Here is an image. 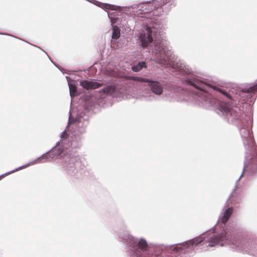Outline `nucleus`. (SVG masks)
Listing matches in <instances>:
<instances>
[{"mask_svg":"<svg viewBox=\"0 0 257 257\" xmlns=\"http://www.w3.org/2000/svg\"><path fill=\"white\" fill-rule=\"evenodd\" d=\"M133 79L136 81L141 82H147L149 83L151 79H147L142 77H134Z\"/></svg>","mask_w":257,"mask_h":257,"instance_id":"2eb2a0df","label":"nucleus"},{"mask_svg":"<svg viewBox=\"0 0 257 257\" xmlns=\"http://www.w3.org/2000/svg\"><path fill=\"white\" fill-rule=\"evenodd\" d=\"M0 34H1V35H6L11 36L10 35L8 34H7V33H0Z\"/></svg>","mask_w":257,"mask_h":257,"instance_id":"f3484780","label":"nucleus"},{"mask_svg":"<svg viewBox=\"0 0 257 257\" xmlns=\"http://www.w3.org/2000/svg\"><path fill=\"white\" fill-rule=\"evenodd\" d=\"M232 193L230 194V195L229 196V198H228V199H229V198L231 197V196L232 195Z\"/></svg>","mask_w":257,"mask_h":257,"instance_id":"a211bd4d","label":"nucleus"},{"mask_svg":"<svg viewBox=\"0 0 257 257\" xmlns=\"http://www.w3.org/2000/svg\"><path fill=\"white\" fill-rule=\"evenodd\" d=\"M72 149L75 148L72 147L69 140V135L66 132L65 128L61 133L60 141L50 150L27 164L0 176V179L31 165L50 161L63 153L64 150L66 152L61 157L60 166L62 171L72 181L82 179L87 173L86 165L82 158L76 154V151L71 150Z\"/></svg>","mask_w":257,"mask_h":257,"instance_id":"20e7f679","label":"nucleus"},{"mask_svg":"<svg viewBox=\"0 0 257 257\" xmlns=\"http://www.w3.org/2000/svg\"><path fill=\"white\" fill-rule=\"evenodd\" d=\"M148 86L150 88V92L144 95L145 100L152 101L156 98V96L163 95L167 100L171 101L174 97V93L171 90L164 91V85L160 82L151 79Z\"/></svg>","mask_w":257,"mask_h":257,"instance_id":"0eeeda50","label":"nucleus"},{"mask_svg":"<svg viewBox=\"0 0 257 257\" xmlns=\"http://www.w3.org/2000/svg\"><path fill=\"white\" fill-rule=\"evenodd\" d=\"M108 18L110 19L111 25H112V33L111 38L112 39L116 40L120 36V29L117 26L113 25L116 22L114 18L110 16V14L107 13Z\"/></svg>","mask_w":257,"mask_h":257,"instance_id":"9b49d317","label":"nucleus"},{"mask_svg":"<svg viewBox=\"0 0 257 257\" xmlns=\"http://www.w3.org/2000/svg\"><path fill=\"white\" fill-rule=\"evenodd\" d=\"M192 85V90L194 98L206 108L216 107L218 114L222 116L228 123L235 124L238 127L244 146L246 150L243 172L236 181L238 182L245 171L254 173L257 171V153L253 151V142L250 130L251 127L250 117L245 116L238 106H230L229 104L217 99L214 97L225 96L231 99L229 94L223 88L211 85L201 77H192L186 79Z\"/></svg>","mask_w":257,"mask_h":257,"instance_id":"f03ea898","label":"nucleus"},{"mask_svg":"<svg viewBox=\"0 0 257 257\" xmlns=\"http://www.w3.org/2000/svg\"><path fill=\"white\" fill-rule=\"evenodd\" d=\"M146 63L144 61L139 62L137 65L132 67V70L134 72H139L144 67H146Z\"/></svg>","mask_w":257,"mask_h":257,"instance_id":"ddd939ff","label":"nucleus"},{"mask_svg":"<svg viewBox=\"0 0 257 257\" xmlns=\"http://www.w3.org/2000/svg\"><path fill=\"white\" fill-rule=\"evenodd\" d=\"M115 91V88L113 86H107L102 88L101 90V91L104 92V93L110 95L113 94Z\"/></svg>","mask_w":257,"mask_h":257,"instance_id":"f8f14e48","label":"nucleus"},{"mask_svg":"<svg viewBox=\"0 0 257 257\" xmlns=\"http://www.w3.org/2000/svg\"><path fill=\"white\" fill-rule=\"evenodd\" d=\"M89 115L84 112H79L75 120L71 122L70 118H69L68 124L66 127V131L71 123L73 124V131L72 136H69V140L72 147L80 148L82 145V135L86 132V128L89 123ZM67 133V132L66 131Z\"/></svg>","mask_w":257,"mask_h":257,"instance_id":"423d86ee","label":"nucleus"},{"mask_svg":"<svg viewBox=\"0 0 257 257\" xmlns=\"http://www.w3.org/2000/svg\"><path fill=\"white\" fill-rule=\"evenodd\" d=\"M80 85L86 90H89L98 88L101 85V81H96L94 80L91 81L81 80Z\"/></svg>","mask_w":257,"mask_h":257,"instance_id":"9d476101","label":"nucleus"},{"mask_svg":"<svg viewBox=\"0 0 257 257\" xmlns=\"http://www.w3.org/2000/svg\"><path fill=\"white\" fill-rule=\"evenodd\" d=\"M123 240V244L128 257H159L164 247L161 245L148 244L145 238H138L125 231L117 234Z\"/></svg>","mask_w":257,"mask_h":257,"instance_id":"39448f33","label":"nucleus"},{"mask_svg":"<svg viewBox=\"0 0 257 257\" xmlns=\"http://www.w3.org/2000/svg\"><path fill=\"white\" fill-rule=\"evenodd\" d=\"M175 0H153L128 7H121L120 12L130 16L137 17L136 22L144 27L139 33L140 46L150 51L155 56L154 61L166 67L176 69L183 75H189L185 78L199 77L194 74L193 70L183 61L178 59L171 52L167 42L162 36L161 25L156 16L167 13L175 6Z\"/></svg>","mask_w":257,"mask_h":257,"instance_id":"f257e3e1","label":"nucleus"},{"mask_svg":"<svg viewBox=\"0 0 257 257\" xmlns=\"http://www.w3.org/2000/svg\"><path fill=\"white\" fill-rule=\"evenodd\" d=\"M232 248L257 257V241L248 238L246 232L238 241H233Z\"/></svg>","mask_w":257,"mask_h":257,"instance_id":"6e6552de","label":"nucleus"},{"mask_svg":"<svg viewBox=\"0 0 257 257\" xmlns=\"http://www.w3.org/2000/svg\"><path fill=\"white\" fill-rule=\"evenodd\" d=\"M59 69L61 70V71L63 73H66V70L64 69H61L60 68H59Z\"/></svg>","mask_w":257,"mask_h":257,"instance_id":"dca6fc26","label":"nucleus"},{"mask_svg":"<svg viewBox=\"0 0 257 257\" xmlns=\"http://www.w3.org/2000/svg\"><path fill=\"white\" fill-rule=\"evenodd\" d=\"M115 13H112L110 15H113V14H114Z\"/></svg>","mask_w":257,"mask_h":257,"instance_id":"6ab92c4d","label":"nucleus"},{"mask_svg":"<svg viewBox=\"0 0 257 257\" xmlns=\"http://www.w3.org/2000/svg\"><path fill=\"white\" fill-rule=\"evenodd\" d=\"M68 86L69 88L70 95L71 97L77 95V88L75 85L68 82Z\"/></svg>","mask_w":257,"mask_h":257,"instance_id":"4468645a","label":"nucleus"},{"mask_svg":"<svg viewBox=\"0 0 257 257\" xmlns=\"http://www.w3.org/2000/svg\"><path fill=\"white\" fill-rule=\"evenodd\" d=\"M238 96L235 98V101L243 103V102H251L253 96L257 93V83L249 87L241 89L238 92Z\"/></svg>","mask_w":257,"mask_h":257,"instance_id":"1a4fd4ad","label":"nucleus"},{"mask_svg":"<svg viewBox=\"0 0 257 257\" xmlns=\"http://www.w3.org/2000/svg\"><path fill=\"white\" fill-rule=\"evenodd\" d=\"M223 211L217 224L212 229L186 242L167 246L166 251L171 254V257H187L189 253L195 251L196 247L197 249L206 250L209 246L228 244L232 248L233 241H238L246 232L236 223L226 225L233 213L232 207L224 208Z\"/></svg>","mask_w":257,"mask_h":257,"instance_id":"7ed1b4c3","label":"nucleus"}]
</instances>
